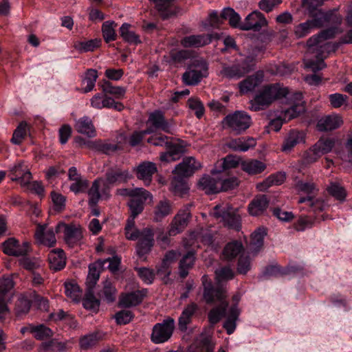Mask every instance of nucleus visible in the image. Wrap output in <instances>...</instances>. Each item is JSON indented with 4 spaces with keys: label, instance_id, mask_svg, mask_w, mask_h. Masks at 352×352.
I'll list each match as a JSON object with an SVG mask.
<instances>
[{
    "label": "nucleus",
    "instance_id": "obj_44",
    "mask_svg": "<svg viewBox=\"0 0 352 352\" xmlns=\"http://www.w3.org/2000/svg\"><path fill=\"white\" fill-rule=\"evenodd\" d=\"M101 39L94 38L86 41L76 42L74 47L80 53L93 52L100 47Z\"/></svg>",
    "mask_w": 352,
    "mask_h": 352
},
{
    "label": "nucleus",
    "instance_id": "obj_6",
    "mask_svg": "<svg viewBox=\"0 0 352 352\" xmlns=\"http://www.w3.org/2000/svg\"><path fill=\"white\" fill-rule=\"evenodd\" d=\"M200 162L196 161L193 157H188L183 159L182 162L177 164L173 173L177 175L174 177L171 182V190L179 195L186 193L188 190L186 184L179 177H186L192 175L195 170L201 168Z\"/></svg>",
    "mask_w": 352,
    "mask_h": 352
},
{
    "label": "nucleus",
    "instance_id": "obj_64",
    "mask_svg": "<svg viewBox=\"0 0 352 352\" xmlns=\"http://www.w3.org/2000/svg\"><path fill=\"white\" fill-rule=\"evenodd\" d=\"M189 108L195 111L196 116L200 118L204 113V108L199 99L190 98L188 101Z\"/></svg>",
    "mask_w": 352,
    "mask_h": 352
},
{
    "label": "nucleus",
    "instance_id": "obj_10",
    "mask_svg": "<svg viewBox=\"0 0 352 352\" xmlns=\"http://www.w3.org/2000/svg\"><path fill=\"white\" fill-rule=\"evenodd\" d=\"M147 142L156 146H166L168 151L160 155V160L171 162L177 160L184 151V148L177 144H172L168 142L167 136L151 137Z\"/></svg>",
    "mask_w": 352,
    "mask_h": 352
},
{
    "label": "nucleus",
    "instance_id": "obj_26",
    "mask_svg": "<svg viewBox=\"0 0 352 352\" xmlns=\"http://www.w3.org/2000/svg\"><path fill=\"white\" fill-rule=\"evenodd\" d=\"M135 170L138 178L142 180L146 185H149L153 175L157 171V167L153 162H144Z\"/></svg>",
    "mask_w": 352,
    "mask_h": 352
},
{
    "label": "nucleus",
    "instance_id": "obj_53",
    "mask_svg": "<svg viewBox=\"0 0 352 352\" xmlns=\"http://www.w3.org/2000/svg\"><path fill=\"white\" fill-rule=\"evenodd\" d=\"M99 340L97 333H92L82 336L79 341L81 349L87 350L96 344Z\"/></svg>",
    "mask_w": 352,
    "mask_h": 352
},
{
    "label": "nucleus",
    "instance_id": "obj_59",
    "mask_svg": "<svg viewBox=\"0 0 352 352\" xmlns=\"http://www.w3.org/2000/svg\"><path fill=\"white\" fill-rule=\"evenodd\" d=\"M102 89L104 92L114 95L118 98L122 97L125 94V89L124 88L121 87H113L108 81L104 82L102 85Z\"/></svg>",
    "mask_w": 352,
    "mask_h": 352
},
{
    "label": "nucleus",
    "instance_id": "obj_21",
    "mask_svg": "<svg viewBox=\"0 0 352 352\" xmlns=\"http://www.w3.org/2000/svg\"><path fill=\"white\" fill-rule=\"evenodd\" d=\"M146 294V289L123 293L120 296L118 305L121 307L137 306L142 302Z\"/></svg>",
    "mask_w": 352,
    "mask_h": 352
},
{
    "label": "nucleus",
    "instance_id": "obj_18",
    "mask_svg": "<svg viewBox=\"0 0 352 352\" xmlns=\"http://www.w3.org/2000/svg\"><path fill=\"white\" fill-rule=\"evenodd\" d=\"M91 106L93 108L102 109L103 108H112L120 111L124 109V105L114 99L102 94H95L90 100Z\"/></svg>",
    "mask_w": 352,
    "mask_h": 352
},
{
    "label": "nucleus",
    "instance_id": "obj_27",
    "mask_svg": "<svg viewBox=\"0 0 352 352\" xmlns=\"http://www.w3.org/2000/svg\"><path fill=\"white\" fill-rule=\"evenodd\" d=\"M263 80V73L258 72L254 75L249 76L239 84V88L241 94H247L252 91L259 86Z\"/></svg>",
    "mask_w": 352,
    "mask_h": 352
},
{
    "label": "nucleus",
    "instance_id": "obj_11",
    "mask_svg": "<svg viewBox=\"0 0 352 352\" xmlns=\"http://www.w3.org/2000/svg\"><path fill=\"white\" fill-rule=\"evenodd\" d=\"M208 75V65L202 58L195 60L183 75L186 85H195Z\"/></svg>",
    "mask_w": 352,
    "mask_h": 352
},
{
    "label": "nucleus",
    "instance_id": "obj_7",
    "mask_svg": "<svg viewBox=\"0 0 352 352\" xmlns=\"http://www.w3.org/2000/svg\"><path fill=\"white\" fill-rule=\"evenodd\" d=\"M212 216L230 228L239 230L241 228V216L237 208H233L228 204L217 205Z\"/></svg>",
    "mask_w": 352,
    "mask_h": 352
},
{
    "label": "nucleus",
    "instance_id": "obj_42",
    "mask_svg": "<svg viewBox=\"0 0 352 352\" xmlns=\"http://www.w3.org/2000/svg\"><path fill=\"white\" fill-rule=\"evenodd\" d=\"M243 251V246L239 241H234L228 243L223 249V258L228 261L235 258L239 254Z\"/></svg>",
    "mask_w": 352,
    "mask_h": 352
},
{
    "label": "nucleus",
    "instance_id": "obj_32",
    "mask_svg": "<svg viewBox=\"0 0 352 352\" xmlns=\"http://www.w3.org/2000/svg\"><path fill=\"white\" fill-rule=\"evenodd\" d=\"M219 179L217 176L204 175L199 182V188L207 194L217 193L219 192Z\"/></svg>",
    "mask_w": 352,
    "mask_h": 352
},
{
    "label": "nucleus",
    "instance_id": "obj_2",
    "mask_svg": "<svg viewBox=\"0 0 352 352\" xmlns=\"http://www.w3.org/2000/svg\"><path fill=\"white\" fill-rule=\"evenodd\" d=\"M204 288V299L207 303L219 302V306L212 309L208 314V319L212 324L217 323L220 319L225 316L226 320L223 323V327L227 333L230 335L236 329V321L239 319L240 310L237 305L232 306L228 311V303L224 300L226 297V292L224 289H214L211 280L207 275L201 278Z\"/></svg>",
    "mask_w": 352,
    "mask_h": 352
},
{
    "label": "nucleus",
    "instance_id": "obj_54",
    "mask_svg": "<svg viewBox=\"0 0 352 352\" xmlns=\"http://www.w3.org/2000/svg\"><path fill=\"white\" fill-rule=\"evenodd\" d=\"M31 333H32L37 340H44L50 338L53 335L52 331L43 324L32 327Z\"/></svg>",
    "mask_w": 352,
    "mask_h": 352
},
{
    "label": "nucleus",
    "instance_id": "obj_28",
    "mask_svg": "<svg viewBox=\"0 0 352 352\" xmlns=\"http://www.w3.org/2000/svg\"><path fill=\"white\" fill-rule=\"evenodd\" d=\"M256 144V141L254 138L242 137L230 140L228 144V146L235 151L245 152L254 148Z\"/></svg>",
    "mask_w": 352,
    "mask_h": 352
},
{
    "label": "nucleus",
    "instance_id": "obj_8",
    "mask_svg": "<svg viewBox=\"0 0 352 352\" xmlns=\"http://www.w3.org/2000/svg\"><path fill=\"white\" fill-rule=\"evenodd\" d=\"M252 123L250 115L243 111H236L228 115L222 121L223 128L228 129L235 134H240L248 129Z\"/></svg>",
    "mask_w": 352,
    "mask_h": 352
},
{
    "label": "nucleus",
    "instance_id": "obj_58",
    "mask_svg": "<svg viewBox=\"0 0 352 352\" xmlns=\"http://www.w3.org/2000/svg\"><path fill=\"white\" fill-rule=\"evenodd\" d=\"M234 274L233 270L228 267L218 269L215 271L216 280L220 283L222 281L232 279Z\"/></svg>",
    "mask_w": 352,
    "mask_h": 352
},
{
    "label": "nucleus",
    "instance_id": "obj_37",
    "mask_svg": "<svg viewBox=\"0 0 352 352\" xmlns=\"http://www.w3.org/2000/svg\"><path fill=\"white\" fill-rule=\"evenodd\" d=\"M65 256L61 249L52 250L48 255V260L50 267L55 270H60L66 264Z\"/></svg>",
    "mask_w": 352,
    "mask_h": 352
},
{
    "label": "nucleus",
    "instance_id": "obj_52",
    "mask_svg": "<svg viewBox=\"0 0 352 352\" xmlns=\"http://www.w3.org/2000/svg\"><path fill=\"white\" fill-rule=\"evenodd\" d=\"M330 195L339 201H344L346 196L345 189L338 182H331L327 188Z\"/></svg>",
    "mask_w": 352,
    "mask_h": 352
},
{
    "label": "nucleus",
    "instance_id": "obj_45",
    "mask_svg": "<svg viewBox=\"0 0 352 352\" xmlns=\"http://www.w3.org/2000/svg\"><path fill=\"white\" fill-rule=\"evenodd\" d=\"M299 204L307 203L314 212H320L324 210L327 204L322 199L315 198V196H306L300 197L298 200Z\"/></svg>",
    "mask_w": 352,
    "mask_h": 352
},
{
    "label": "nucleus",
    "instance_id": "obj_51",
    "mask_svg": "<svg viewBox=\"0 0 352 352\" xmlns=\"http://www.w3.org/2000/svg\"><path fill=\"white\" fill-rule=\"evenodd\" d=\"M28 126L25 122H21L13 133L11 142L14 144H19L28 133Z\"/></svg>",
    "mask_w": 352,
    "mask_h": 352
},
{
    "label": "nucleus",
    "instance_id": "obj_20",
    "mask_svg": "<svg viewBox=\"0 0 352 352\" xmlns=\"http://www.w3.org/2000/svg\"><path fill=\"white\" fill-rule=\"evenodd\" d=\"M241 16L230 8H224L220 14L216 10H212L209 12L207 21L208 22H219L220 21H228V22H241Z\"/></svg>",
    "mask_w": 352,
    "mask_h": 352
},
{
    "label": "nucleus",
    "instance_id": "obj_4",
    "mask_svg": "<svg viewBox=\"0 0 352 352\" xmlns=\"http://www.w3.org/2000/svg\"><path fill=\"white\" fill-rule=\"evenodd\" d=\"M128 178L127 172L116 171L108 173L106 179L95 180L88 191L89 205L94 207L100 198H107L111 185L124 182Z\"/></svg>",
    "mask_w": 352,
    "mask_h": 352
},
{
    "label": "nucleus",
    "instance_id": "obj_56",
    "mask_svg": "<svg viewBox=\"0 0 352 352\" xmlns=\"http://www.w3.org/2000/svg\"><path fill=\"white\" fill-rule=\"evenodd\" d=\"M117 23H104L102 28V35L107 43L113 41L116 38L115 28Z\"/></svg>",
    "mask_w": 352,
    "mask_h": 352
},
{
    "label": "nucleus",
    "instance_id": "obj_62",
    "mask_svg": "<svg viewBox=\"0 0 352 352\" xmlns=\"http://www.w3.org/2000/svg\"><path fill=\"white\" fill-rule=\"evenodd\" d=\"M116 289L111 282L107 280L104 283L103 295L104 299L108 302H112L116 299Z\"/></svg>",
    "mask_w": 352,
    "mask_h": 352
},
{
    "label": "nucleus",
    "instance_id": "obj_14",
    "mask_svg": "<svg viewBox=\"0 0 352 352\" xmlns=\"http://www.w3.org/2000/svg\"><path fill=\"white\" fill-rule=\"evenodd\" d=\"M175 327V321L170 318L156 324L153 328L151 340L157 344L167 341L172 336Z\"/></svg>",
    "mask_w": 352,
    "mask_h": 352
},
{
    "label": "nucleus",
    "instance_id": "obj_57",
    "mask_svg": "<svg viewBox=\"0 0 352 352\" xmlns=\"http://www.w3.org/2000/svg\"><path fill=\"white\" fill-rule=\"evenodd\" d=\"M83 306L86 309L96 312L98 310L100 301L96 298L91 292H89L83 300Z\"/></svg>",
    "mask_w": 352,
    "mask_h": 352
},
{
    "label": "nucleus",
    "instance_id": "obj_47",
    "mask_svg": "<svg viewBox=\"0 0 352 352\" xmlns=\"http://www.w3.org/2000/svg\"><path fill=\"white\" fill-rule=\"evenodd\" d=\"M65 294L73 301L78 302L82 296V291L75 282H66L65 283Z\"/></svg>",
    "mask_w": 352,
    "mask_h": 352
},
{
    "label": "nucleus",
    "instance_id": "obj_41",
    "mask_svg": "<svg viewBox=\"0 0 352 352\" xmlns=\"http://www.w3.org/2000/svg\"><path fill=\"white\" fill-rule=\"evenodd\" d=\"M266 234V230L264 228H258L252 234L250 245L252 253H257L261 250Z\"/></svg>",
    "mask_w": 352,
    "mask_h": 352
},
{
    "label": "nucleus",
    "instance_id": "obj_55",
    "mask_svg": "<svg viewBox=\"0 0 352 352\" xmlns=\"http://www.w3.org/2000/svg\"><path fill=\"white\" fill-rule=\"evenodd\" d=\"M100 264L95 263L89 265V273L87 277V283L89 286H94L96 284L100 277L99 271Z\"/></svg>",
    "mask_w": 352,
    "mask_h": 352
},
{
    "label": "nucleus",
    "instance_id": "obj_31",
    "mask_svg": "<svg viewBox=\"0 0 352 352\" xmlns=\"http://www.w3.org/2000/svg\"><path fill=\"white\" fill-rule=\"evenodd\" d=\"M211 42L210 36L191 35L184 37L181 41V44L184 47H201Z\"/></svg>",
    "mask_w": 352,
    "mask_h": 352
},
{
    "label": "nucleus",
    "instance_id": "obj_15",
    "mask_svg": "<svg viewBox=\"0 0 352 352\" xmlns=\"http://www.w3.org/2000/svg\"><path fill=\"white\" fill-rule=\"evenodd\" d=\"M146 125V129L144 130V133L151 134L157 129H162L166 133L171 132V125L165 120L164 115L160 111H155L150 113Z\"/></svg>",
    "mask_w": 352,
    "mask_h": 352
},
{
    "label": "nucleus",
    "instance_id": "obj_46",
    "mask_svg": "<svg viewBox=\"0 0 352 352\" xmlns=\"http://www.w3.org/2000/svg\"><path fill=\"white\" fill-rule=\"evenodd\" d=\"M98 78V72L95 69H89L82 80L85 87L82 88L84 93H87L94 89L95 84Z\"/></svg>",
    "mask_w": 352,
    "mask_h": 352
},
{
    "label": "nucleus",
    "instance_id": "obj_43",
    "mask_svg": "<svg viewBox=\"0 0 352 352\" xmlns=\"http://www.w3.org/2000/svg\"><path fill=\"white\" fill-rule=\"evenodd\" d=\"M197 308L196 304L191 303L184 309L179 318V327L182 331H186L187 329V326L191 322L192 317Z\"/></svg>",
    "mask_w": 352,
    "mask_h": 352
},
{
    "label": "nucleus",
    "instance_id": "obj_40",
    "mask_svg": "<svg viewBox=\"0 0 352 352\" xmlns=\"http://www.w3.org/2000/svg\"><path fill=\"white\" fill-rule=\"evenodd\" d=\"M342 16L338 14V8L328 11L322 10L314 18L311 22H341ZM307 22H310L308 21Z\"/></svg>",
    "mask_w": 352,
    "mask_h": 352
},
{
    "label": "nucleus",
    "instance_id": "obj_49",
    "mask_svg": "<svg viewBox=\"0 0 352 352\" xmlns=\"http://www.w3.org/2000/svg\"><path fill=\"white\" fill-rule=\"evenodd\" d=\"M120 30V35L125 41L133 44L140 43L139 36L133 31L130 30L129 23H123Z\"/></svg>",
    "mask_w": 352,
    "mask_h": 352
},
{
    "label": "nucleus",
    "instance_id": "obj_35",
    "mask_svg": "<svg viewBox=\"0 0 352 352\" xmlns=\"http://www.w3.org/2000/svg\"><path fill=\"white\" fill-rule=\"evenodd\" d=\"M269 201L264 195L255 197L248 206V211L252 216H258L268 207Z\"/></svg>",
    "mask_w": 352,
    "mask_h": 352
},
{
    "label": "nucleus",
    "instance_id": "obj_60",
    "mask_svg": "<svg viewBox=\"0 0 352 352\" xmlns=\"http://www.w3.org/2000/svg\"><path fill=\"white\" fill-rule=\"evenodd\" d=\"M314 224V221L310 217L303 216L300 217L294 223V228L297 231H305L306 229L311 228Z\"/></svg>",
    "mask_w": 352,
    "mask_h": 352
},
{
    "label": "nucleus",
    "instance_id": "obj_39",
    "mask_svg": "<svg viewBox=\"0 0 352 352\" xmlns=\"http://www.w3.org/2000/svg\"><path fill=\"white\" fill-rule=\"evenodd\" d=\"M241 169L249 175L259 174L265 170V163L257 160H248L241 162Z\"/></svg>",
    "mask_w": 352,
    "mask_h": 352
},
{
    "label": "nucleus",
    "instance_id": "obj_16",
    "mask_svg": "<svg viewBox=\"0 0 352 352\" xmlns=\"http://www.w3.org/2000/svg\"><path fill=\"white\" fill-rule=\"evenodd\" d=\"M14 287L13 281L10 278L0 280V317H5L9 312L8 302L12 297L11 289Z\"/></svg>",
    "mask_w": 352,
    "mask_h": 352
},
{
    "label": "nucleus",
    "instance_id": "obj_3",
    "mask_svg": "<svg viewBox=\"0 0 352 352\" xmlns=\"http://www.w3.org/2000/svg\"><path fill=\"white\" fill-rule=\"evenodd\" d=\"M338 33V29L331 28L322 31L318 35L311 37L307 42V53L304 60L306 68L316 72L326 67L324 60L330 53L338 48V44L329 40Z\"/></svg>",
    "mask_w": 352,
    "mask_h": 352
},
{
    "label": "nucleus",
    "instance_id": "obj_61",
    "mask_svg": "<svg viewBox=\"0 0 352 352\" xmlns=\"http://www.w3.org/2000/svg\"><path fill=\"white\" fill-rule=\"evenodd\" d=\"M239 185V180L236 177L219 179V192L227 191L236 188Z\"/></svg>",
    "mask_w": 352,
    "mask_h": 352
},
{
    "label": "nucleus",
    "instance_id": "obj_29",
    "mask_svg": "<svg viewBox=\"0 0 352 352\" xmlns=\"http://www.w3.org/2000/svg\"><path fill=\"white\" fill-rule=\"evenodd\" d=\"M153 1L162 20L172 18L177 14L176 8L172 6L173 0H150Z\"/></svg>",
    "mask_w": 352,
    "mask_h": 352
},
{
    "label": "nucleus",
    "instance_id": "obj_17",
    "mask_svg": "<svg viewBox=\"0 0 352 352\" xmlns=\"http://www.w3.org/2000/svg\"><path fill=\"white\" fill-rule=\"evenodd\" d=\"M2 249L5 254L10 256H24L30 251V245L26 241L19 243L15 239L10 238L2 244Z\"/></svg>",
    "mask_w": 352,
    "mask_h": 352
},
{
    "label": "nucleus",
    "instance_id": "obj_1",
    "mask_svg": "<svg viewBox=\"0 0 352 352\" xmlns=\"http://www.w3.org/2000/svg\"><path fill=\"white\" fill-rule=\"evenodd\" d=\"M124 191L130 197L128 205L131 213L125 227V235L129 240H139L136 251L142 257L147 254L153 245V232L150 228L138 230L135 227V218L142 212L145 203L153 201V195L142 188L124 190Z\"/></svg>",
    "mask_w": 352,
    "mask_h": 352
},
{
    "label": "nucleus",
    "instance_id": "obj_50",
    "mask_svg": "<svg viewBox=\"0 0 352 352\" xmlns=\"http://www.w3.org/2000/svg\"><path fill=\"white\" fill-rule=\"evenodd\" d=\"M296 189L299 194H305L307 196H315L318 192V188L315 184L311 182H298L296 184Z\"/></svg>",
    "mask_w": 352,
    "mask_h": 352
},
{
    "label": "nucleus",
    "instance_id": "obj_12",
    "mask_svg": "<svg viewBox=\"0 0 352 352\" xmlns=\"http://www.w3.org/2000/svg\"><path fill=\"white\" fill-rule=\"evenodd\" d=\"M335 146L333 139L325 138L319 140L311 148L304 154V160L308 164L317 161L322 155L330 153Z\"/></svg>",
    "mask_w": 352,
    "mask_h": 352
},
{
    "label": "nucleus",
    "instance_id": "obj_23",
    "mask_svg": "<svg viewBox=\"0 0 352 352\" xmlns=\"http://www.w3.org/2000/svg\"><path fill=\"white\" fill-rule=\"evenodd\" d=\"M305 133L302 131L291 130L285 136L281 150L290 152L296 146L305 142Z\"/></svg>",
    "mask_w": 352,
    "mask_h": 352
},
{
    "label": "nucleus",
    "instance_id": "obj_48",
    "mask_svg": "<svg viewBox=\"0 0 352 352\" xmlns=\"http://www.w3.org/2000/svg\"><path fill=\"white\" fill-rule=\"evenodd\" d=\"M195 262V254L193 252H189L185 255L180 261L179 274L183 278L188 275V270L193 265Z\"/></svg>",
    "mask_w": 352,
    "mask_h": 352
},
{
    "label": "nucleus",
    "instance_id": "obj_63",
    "mask_svg": "<svg viewBox=\"0 0 352 352\" xmlns=\"http://www.w3.org/2000/svg\"><path fill=\"white\" fill-rule=\"evenodd\" d=\"M331 106L333 108H340L346 103L348 97L346 95L336 93L329 96Z\"/></svg>",
    "mask_w": 352,
    "mask_h": 352
},
{
    "label": "nucleus",
    "instance_id": "obj_13",
    "mask_svg": "<svg viewBox=\"0 0 352 352\" xmlns=\"http://www.w3.org/2000/svg\"><path fill=\"white\" fill-rule=\"evenodd\" d=\"M56 232H63L65 241L70 247L78 243L82 238V229L79 224L60 222L56 227Z\"/></svg>",
    "mask_w": 352,
    "mask_h": 352
},
{
    "label": "nucleus",
    "instance_id": "obj_38",
    "mask_svg": "<svg viewBox=\"0 0 352 352\" xmlns=\"http://www.w3.org/2000/svg\"><path fill=\"white\" fill-rule=\"evenodd\" d=\"M190 218L189 212L184 211L178 213L174 218L172 226L169 230V234L174 236L182 232L186 226Z\"/></svg>",
    "mask_w": 352,
    "mask_h": 352
},
{
    "label": "nucleus",
    "instance_id": "obj_24",
    "mask_svg": "<svg viewBox=\"0 0 352 352\" xmlns=\"http://www.w3.org/2000/svg\"><path fill=\"white\" fill-rule=\"evenodd\" d=\"M68 178L72 182L69 186L72 192L78 194L85 191L88 186V182L81 177L76 167L72 166L69 169Z\"/></svg>",
    "mask_w": 352,
    "mask_h": 352
},
{
    "label": "nucleus",
    "instance_id": "obj_25",
    "mask_svg": "<svg viewBox=\"0 0 352 352\" xmlns=\"http://www.w3.org/2000/svg\"><path fill=\"white\" fill-rule=\"evenodd\" d=\"M343 123L342 118L338 114H331L321 118L317 124L320 131H331L340 127Z\"/></svg>",
    "mask_w": 352,
    "mask_h": 352
},
{
    "label": "nucleus",
    "instance_id": "obj_30",
    "mask_svg": "<svg viewBox=\"0 0 352 352\" xmlns=\"http://www.w3.org/2000/svg\"><path fill=\"white\" fill-rule=\"evenodd\" d=\"M252 64L243 62L241 65H233L223 69L221 73L226 77L230 78H239L245 74L249 72L252 67Z\"/></svg>",
    "mask_w": 352,
    "mask_h": 352
},
{
    "label": "nucleus",
    "instance_id": "obj_34",
    "mask_svg": "<svg viewBox=\"0 0 352 352\" xmlns=\"http://www.w3.org/2000/svg\"><path fill=\"white\" fill-rule=\"evenodd\" d=\"M76 130L89 138H92L96 135V130L92 123L91 120L87 117L84 116L76 121L75 124Z\"/></svg>",
    "mask_w": 352,
    "mask_h": 352
},
{
    "label": "nucleus",
    "instance_id": "obj_5",
    "mask_svg": "<svg viewBox=\"0 0 352 352\" xmlns=\"http://www.w3.org/2000/svg\"><path fill=\"white\" fill-rule=\"evenodd\" d=\"M287 95L288 89L280 84L265 86L250 100L249 109L254 111L263 110L275 100L286 98Z\"/></svg>",
    "mask_w": 352,
    "mask_h": 352
},
{
    "label": "nucleus",
    "instance_id": "obj_22",
    "mask_svg": "<svg viewBox=\"0 0 352 352\" xmlns=\"http://www.w3.org/2000/svg\"><path fill=\"white\" fill-rule=\"evenodd\" d=\"M36 241L45 246L52 247L56 242L54 232L52 228L45 225H38L34 234Z\"/></svg>",
    "mask_w": 352,
    "mask_h": 352
},
{
    "label": "nucleus",
    "instance_id": "obj_33",
    "mask_svg": "<svg viewBox=\"0 0 352 352\" xmlns=\"http://www.w3.org/2000/svg\"><path fill=\"white\" fill-rule=\"evenodd\" d=\"M173 212L171 203L166 199L160 201L154 208L153 219L155 221H161Z\"/></svg>",
    "mask_w": 352,
    "mask_h": 352
},
{
    "label": "nucleus",
    "instance_id": "obj_36",
    "mask_svg": "<svg viewBox=\"0 0 352 352\" xmlns=\"http://www.w3.org/2000/svg\"><path fill=\"white\" fill-rule=\"evenodd\" d=\"M239 164V159L233 155H228L225 158L218 161L215 165V168L212 170L211 173L213 176L217 174L236 167Z\"/></svg>",
    "mask_w": 352,
    "mask_h": 352
},
{
    "label": "nucleus",
    "instance_id": "obj_9",
    "mask_svg": "<svg viewBox=\"0 0 352 352\" xmlns=\"http://www.w3.org/2000/svg\"><path fill=\"white\" fill-rule=\"evenodd\" d=\"M286 104L288 107L284 108L279 113V118L285 122L291 120L305 111V102L300 93H294L287 95Z\"/></svg>",
    "mask_w": 352,
    "mask_h": 352
},
{
    "label": "nucleus",
    "instance_id": "obj_19",
    "mask_svg": "<svg viewBox=\"0 0 352 352\" xmlns=\"http://www.w3.org/2000/svg\"><path fill=\"white\" fill-rule=\"evenodd\" d=\"M9 171L10 179L17 182L21 186L28 184L32 179V174L23 162H19L10 166Z\"/></svg>",
    "mask_w": 352,
    "mask_h": 352
}]
</instances>
